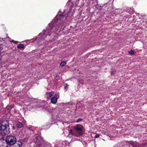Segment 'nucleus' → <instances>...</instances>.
Returning <instances> with one entry per match:
<instances>
[{"instance_id": "nucleus-1", "label": "nucleus", "mask_w": 147, "mask_h": 147, "mask_svg": "<svg viewBox=\"0 0 147 147\" xmlns=\"http://www.w3.org/2000/svg\"><path fill=\"white\" fill-rule=\"evenodd\" d=\"M69 10L68 9L65 10L62 14L58 13L55 17L53 26L49 27L46 31L44 30L43 33L40 34L41 39H44L45 37H46L47 35H50L52 32L57 31V28L59 27V24L61 26H62L65 22V20L70 19V18L73 16V14L71 13V8H69Z\"/></svg>"}, {"instance_id": "nucleus-2", "label": "nucleus", "mask_w": 147, "mask_h": 147, "mask_svg": "<svg viewBox=\"0 0 147 147\" xmlns=\"http://www.w3.org/2000/svg\"><path fill=\"white\" fill-rule=\"evenodd\" d=\"M9 127V122L8 121H4L0 124V134L2 136H5L8 133L7 127Z\"/></svg>"}, {"instance_id": "nucleus-3", "label": "nucleus", "mask_w": 147, "mask_h": 147, "mask_svg": "<svg viewBox=\"0 0 147 147\" xmlns=\"http://www.w3.org/2000/svg\"><path fill=\"white\" fill-rule=\"evenodd\" d=\"M16 138L14 136H9L6 138V142L8 144L13 145L16 143Z\"/></svg>"}, {"instance_id": "nucleus-4", "label": "nucleus", "mask_w": 147, "mask_h": 147, "mask_svg": "<svg viewBox=\"0 0 147 147\" xmlns=\"http://www.w3.org/2000/svg\"><path fill=\"white\" fill-rule=\"evenodd\" d=\"M75 131L74 133V135L78 137L81 136L83 134L82 130L79 127H75Z\"/></svg>"}, {"instance_id": "nucleus-5", "label": "nucleus", "mask_w": 147, "mask_h": 147, "mask_svg": "<svg viewBox=\"0 0 147 147\" xmlns=\"http://www.w3.org/2000/svg\"><path fill=\"white\" fill-rule=\"evenodd\" d=\"M57 94L54 92L51 91L49 92H47L46 94V97L47 98H49L51 97L56 96Z\"/></svg>"}, {"instance_id": "nucleus-6", "label": "nucleus", "mask_w": 147, "mask_h": 147, "mask_svg": "<svg viewBox=\"0 0 147 147\" xmlns=\"http://www.w3.org/2000/svg\"><path fill=\"white\" fill-rule=\"evenodd\" d=\"M34 142L39 145H42L43 140L42 138L40 137L37 136L34 140Z\"/></svg>"}, {"instance_id": "nucleus-7", "label": "nucleus", "mask_w": 147, "mask_h": 147, "mask_svg": "<svg viewBox=\"0 0 147 147\" xmlns=\"http://www.w3.org/2000/svg\"><path fill=\"white\" fill-rule=\"evenodd\" d=\"M59 97V95H57L56 96L52 97L51 99V102L52 104H55L57 102V99Z\"/></svg>"}, {"instance_id": "nucleus-8", "label": "nucleus", "mask_w": 147, "mask_h": 147, "mask_svg": "<svg viewBox=\"0 0 147 147\" xmlns=\"http://www.w3.org/2000/svg\"><path fill=\"white\" fill-rule=\"evenodd\" d=\"M130 144L133 147H140V144L136 142H131Z\"/></svg>"}, {"instance_id": "nucleus-9", "label": "nucleus", "mask_w": 147, "mask_h": 147, "mask_svg": "<svg viewBox=\"0 0 147 147\" xmlns=\"http://www.w3.org/2000/svg\"><path fill=\"white\" fill-rule=\"evenodd\" d=\"M7 144L6 141L0 140V147H6Z\"/></svg>"}, {"instance_id": "nucleus-10", "label": "nucleus", "mask_w": 147, "mask_h": 147, "mask_svg": "<svg viewBox=\"0 0 147 147\" xmlns=\"http://www.w3.org/2000/svg\"><path fill=\"white\" fill-rule=\"evenodd\" d=\"M25 48V46L23 44H19V49H24Z\"/></svg>"}, {"instance_id": "nucleus-11", "label": "nucleus", "mask_w": 147, "mask_h": 147, "mask_svg": "<svg viewBox=\"0 0 147 147\" xmlns=\"http://www.w3.org/2000/svg\"><path fill=\"white\" fill-rule=\"evenodd\" d=\"M134 51L131 50L129 52V53L130 55H133L135 53Z\"/></svg>"}, {"instance_id": "nucleus-12", "label": "nucleus", "mask_w": 147, "mask_h": 147, "mask_svg": "<svg viewBox=\"0 0 147 147\" xmlns=\"http://www.w3.org/2000/svg\"><path fill=\"white\" fill-rule=\"evenodd\" d=\"M72 132V130H70L69 131V134H71ZM73 135L72 134H69L68 136H67L68 137H72V136H73Z\"/></svg>"}, {"instance_id": "nucleus-13", "label": "nucleus", "mask_w": 147, "mask_h": 147, "mask_svg": "<svg viewBox=\"0 0 147 147\" xmlns=\"http://www.w3.org/2000/svg\"><path fill=\"white\" fill-rule=\"evenodd\" d=\"M66 64V62H65L64 61H63L62 62L61 64L60 65L61 66H64L65 64Z\"/></svg>"}, {"instance_id": "nucleus-14", "label": "nucleus", "mask_w": 147, "mask_h": 147, "mask_svg": "<svg viewBox=\"0 0 147 147\" xmlns=\"http://www.w3.org/2000/svg\"><path fill=\"white\" fill-rule=\"evenodd\" d=\"M23 126V124L22 123L19 122V128H21Z\"/></svg>"}, {"instance_id": "nucleus-15", "label": "nucleus", "mask_w": 147, "mask_h": 147, "mask_svg": "<svg viewBox=\"0 0 147 147\" xmlns=\"http://www.w3.org/2000/svg\"><path fill=\"white\" fill-rule=\"evenodd\" d=\"M120 147H130V146L127 144H126L123 146H122Z\"/></svg>"}, {"instance_id": "nucleus-16", "label": "nucleus", "mask_w": 147, "mask_h": 147, "mask_svg": "<svg viewBox=\"0 0 147 147\" xmlns=\"http://www.w3.org/2000/svg\"><path fill=\"white\" fill-rule=\"evenodd\" d=\"M11 42L15 43V44H17L18 43V41H16L14 40H11Z\"/></svg>"}, {"instance_id": "nucleus-17", "label": "nucleus", "mask_w": 147, "mask_h": 147, "mask_svg": "<svg viewBox=\"0 0 147 147\" xmlns=\"http://www.w3.org/2000/svg\"><path fill=\"white\" fill-rule=\"evenodd\" d=\"M60 77L59 76H57L55 77V79L57 80H59L60 78Z\"/></svg>"}, {"instance_id": "nucleus-18", "label": "nucleus", "mask_w": 147, "mask_h": 147, "mask_svg": "<svg viewBox=\"0 0 147 147\" xmlns=\"http://www.w3.org/2000/svg\"><path fill=\"white\" fill-rule=\"evenodd\" d=\"M68 86L69 85L67 84H65L64 85V88L65 89L68 88Z\"/></svg>"}, {"instance_id": "nucleus-19", "label": "nucleus", "mask_w": 147, "mask_h": 147, "mask_svg": "<svg viewBox=\"0 0 147 147\" xmlns=\"http://www.w3.org/2000/svg\"><path fill=\"white\" fill-rule=\"evenodd\" d=\"M82 120V119H79L76 121V122L77 123L80 122V121H81Z\"/></svg>"}, {"instance_id": "nucleus-20", "label": "nucleus", "mask_w": 147, "mask_h": 147, "mask_svg": "<svg viewBox=\"0 0 147 147\" xmlns=\"http://www.w3.org/2000/svg\"><path fill=\"white\" fill-rule=\"evenodd\" d=\"M20 142L21 143V144H19V147H21V146L22 145V144H23V143H22V140H21L20 141Z\"/></svg>"}, {"instance_id": "nucleus-21", "label": "nucleus", "mask_w": 147, "mask_h": 147, "mask_svg": "<svg viewBox=\"0 0 147 147\" xmlns=\"http://www.w3.org/2000/svg\"><path fill=\"white\" fill-rule=\"evenodd\" d=\"M99 137V135L98 134H96L94 136V138H97Z\"/></svg>"}, {"instance_id": "nucleus-22", "label": "nucleus", "mask_w": 147, "mask_h": 147, "mask_svg": "<svg viewBox=\"0 0 147 147\" xmlns=\"http://www.w3.org/2000/svg\"><path fill=\"white\" fill-rule=\"evenodd\" d=\"M1 46H2V45L0 44V54H1V51L2 50V48H1Z\"/></svg>"}, {"instance_id": "nucleus-23", "label": "nucleus", "mask_w": 147, "mask_h": 147, "mask_svg": "<svg viewBox=\"0 0 147 147\" xmlns=\"http://www.w3.org/2000/svg\"><path fill=\"white\" fill-rule=\"evenodd\" d=\"M3 40V39L2 38H0V42H1Z\"/></svg>"}, {"instance_id": "nucleus-24", "label": "nucleus", "mask_w": 147, "mask_h": 147, "mask_svg": "<svg viewBox=\"0 0 147 147\" xmlns=\"http://www.w3.org/2000/svg\"><path fill=\"white\" fill-rule=\"evenodd\" d=\"M27 140L25 138L23 139V141H27Z\"/></svg>"}, {"instance_id": "nucleus-25", "label": "nucleus", "mask_w": 147, "mask_h": 147, "mask_svg": "<svg viewBox=\"0 0 147 147\" xmlns=\"http://www.w3.org/2000/svg\"><path fill=\"white\" fill-rule=\"evenodd\" d=\"M115 72V71H112L111 73V74H114V73Z\"/></svg>"}, {"instance_id": "nucleus-26", "label": "nucleus", "mask_w": 147, "mask_h": 147, "mask_svg": "<svg viewBox=\"0 0 147 147\" xmlns=\"http://www.w3.org/2000/svg\"><path fill=\"white\" fill-rule=\"evenodd\" d=\"M17 48H18V45L17 46Z\"/></svg>"}]
</instances>
